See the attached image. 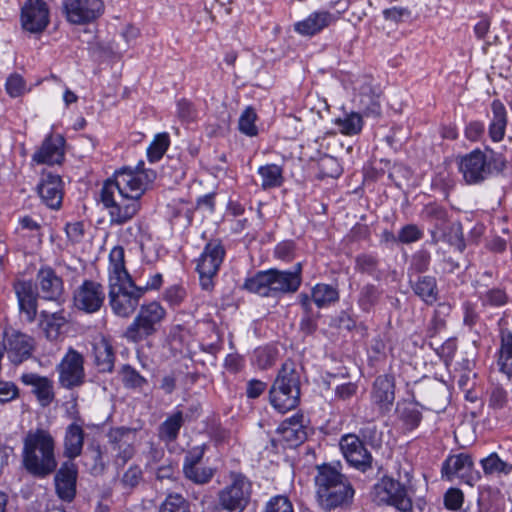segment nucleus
Instances as JSON below:
<instances>
[{
	"label": "nucleus",
	"instance_id": "obj_10",
	"mask_svg": "<svg viewBox=\"0 0 512 512\" xmlns=\"http://www.w3.org/2000/svg\"><path fill=\"white\" fill-rule=\"evenodd\" d=\"M251 494V483L242 474H233L230 485L218 493L215 512H242Z\"/></svg>",
	"mask_w": 512,
	"mask_h": 512
},
{
	"label": "nucleus",
	"instance_id": "obj_44",
	"mask_svg": "<svg viewBox=\"0 0 512 512\" xmlns=\"http://www.w3.org/2000/svg\"><path fill=\"white\" fill-rule=\"evenodd\" d=\"M169 135L167 133L157 134L147 149V155L151 162L158 161L162 158L169 147Z\"/></svg>",
	"mask_w": 512,
	"mask_h": 512
},
{
	"label": "nucleus",
	"instance_id": "obj_15",
	"mask_svg": "<svg viewBox=\"0 0 512 512\" xmlns=\"http://www.w3.org/2000/svg\"><path fill=\"white\" fill-rule=\"evenodd\" d=\"M49 24V10L43 0H27L21 9V25L30 33H41Z\"/></svg>",
	"mask_w": 512,
	"mask_h": 512
},
{
	"label": "nucleus",
	"instance_id": "obj_57",
	"mask_svg": "<svg viewBox=\"0 0 512 512\" xmlns=\"http://www.w3.org/2000/svg\"><path fill=\"white\" fill-rule=\"evenodd\" d=\"M464 496L460 489L450 488L444 495V504L447 509L458 510L463 504Z\"/></svg>",
	"mask_w": 512,
	"mask_h": 512
},
{
	"label": "nucleus",
	"instance_id": "obj_48",
	"mask_svg": "<svg viewBox=\"0 0 512 512\" xmlns=\"http://www.w3.org/2000/svg\"><path fill=\"white\" fill-rule=\"evenodd\" d=\"M122 382L127 388H141L146 384V379L132 366L126 364L121 368Z\"/></svg>",
	"mask_w": 512,
	"mask_h": 512
},
{
	"label": "nucleus",
	"instance_id": "obj_20",
	"mask_svg": "<svg viewBox=\"0 0 512 512\" xmlns=\"http://www.w3.org/2000/svg\"><path fill=\"white\" fill-rule=\"evenodd\" d=\"M371 397L381 413L390 412L395 400L394 376L390 374L378 376L374 381Z\"/></svg>",
	"mask_w": 512,
	"mask_h": 512
},
{
	"label": "nucleus",
	"instance_id": "obj_38",
	"mask_svg": "<svg viewBox=\"0 0 512 512\" xmlns=\"http://www.w3.org/2000/svg\"><path fill=\"white\" fill-rule=\"evenodd\" d=\"M339 294L336 288L328 284H317L312 289V300L318 307H324L336 302Z\"/></svg>",
	"mask_w": 512,
	"mask_h": 512
},
{
	"label": "nucleus",
	"instance_id": "obj_55",
	"mask_svg": "<svg viewBox=\"0 0 512 512\" xmlns=\"http://www.w3.org/2000/svg\"><path fill=\"white\" fill-rule=\"evenodd\" d=\"M508 394L505 389L495 386L491 389L489 396V407L492 409H502L507 405Z\"/></svg>",
	"mask_w": 512,
	"mask_h": 512
},
{
	"label": "nucleus",
	"instance_id": "obj_2",
	"mask_svg": "<svg viewBox=\"0 0 512 512\" xmlns=\"http://www.w3.org/2000/svg\"><path fill=\"white\" fill-rule=\"evenodd\" d=\"M109 304L115 315L128 318L139 305L142 290L125 268L124 249L115 246L109 254Z\"/></svg>",
	"mask_w": 512,
	"mask_h": 512
},
{
	"label": "nucleus",
	"instance_id": "obj_60",
	"mask_svg": "<svg viewBox=\"0 0 512 512\" xmlns=\"http://www.w3.org/2000/svg\"><path fill=\"white\" fill-rule=\"evenodd\" d=\"M19 395L18 387L10 381L0 380V403H7Z\"/></svg>",
	"mask_w": 512,
	"mask_h": 512
},
{
	"label": "nucleus",
	"instance_id": "obj_53",
	"mask_svg": "<svg viewBox=\"0 0 512 512\" xmlns=\"http://www.w3.org/2000/svg\"><path fill=\"white\" fill-rule=\"evenodd\" d=\"M378 261L371 255H360L356 258V267L361 273H367L371 276L379 278L377 273Z\"/></svg>",
	"mask_w": 512,
	"mask_h": 512
},
{
	"label": "nucleus",
	"instance_id": "obj_23",
	"mask_svg": "<svg viewBox=\"0 0 512 512\" xmlns=\"http://www.w3.org/2000/svg\"><path fill=\"white\" fill-rule=\"evenodd\" d=\"M37 191L49 208L58 209L62 203V180L59 175L52 173H43L41 182L37 186Z\"/></svg>",
	"mask_w": 512,
	"mask_h": 512
},
{
	"label": "nucleus",
	"instance_id": "obj_35",
	"mask_svg": "<svg viewBox=\"0 0 512 512\" xmlns=\"http://www.w3.org/2000/svg\"><path fill=\"white\" fill-rule=\"evenodd\" d=\"M501 371L508 377H512V333L508 330L501 331L500 357L498 361Z\"/></svg>",
	"mask_w": 512,
	"mask_h": 512
},
{
	"label": "nucleus",
	"instance_id": "obj_49",
	"mask_svg": "<svg viewBox=\"0 0 512 512\" xmlns=\"http://www.w3.org/2000/svg\"><path fill=\"white\" fill-rule=\"evenodd\" d=\"M304 424H296V427H289V425H281V432L286 441L292 445L302 443L306 439V432Z\"/></svg>",
	"mask_w": 512,
	"mask_h": 512
},
{
	"label": "nucleus",
	"instance_id": "obj_31",
	"mask_svg": "<svg viewBox=\"0 0 512 512\" xmlns=\"http://www.w3.org/2000/svg\"><path fill=\"white\" fill-rule=\"evenodd\" d=\"M396 412L406 430L415 429L422 420V413L414 402L399 403Z\"/></svg>",
	"mask_w": 512,
	"mask_h": 512
},
{
	"label": "nucleus",
	"instance_id": "obj_39",
	"mask_svg": "<svg viewBox=\"0 0 512 512\" xmlns=\"http://www.w3.org/2000/svg\"><path fill=\"white\" fill-rule=\"evenodd\" d=\"M258 173L262 177V187L263 189H268L272 187H279L282 185L283 177H282V169L276 164H268L265 166H261L258 169Z\"/></svg>",
	"mask_w": 512,
	"mask_h": 512
},
{
	"label": "nucleus",
	"instance_id": "obj_18",
	"mask_svg": "<svg viewBox=\"0 0 512 512\" xmlns=\"http://www.w3.org/2000/svg\"><path fill=\"white\" fill-rule=\"evenodd\" d=\"M105 299L103 286L100 283L86 280L74 293L75 306L87 313L98 311Z\"/></svg>",
	"mask_w": 512,
	"mask_h": 512
},
{
	"label": "nucleus",
	"instance_id": "obj_52",
	"mask_svg": "<svg viewBox=\"0 0 512 512\" xmlns=\"http://www.w3.org/2000/svg\"><path fill=\"white\" fill-rule=\"evenodd\" d=\"M203 456L204 449L201 447H196L189 451L184 458L183 473L191 475L193 473V469L200 466Z\"/></svg>",
	"mask_w": 512,
	"mask_h": 512
},
{
	"label": "nucleus",
	"instance_id": "obj_45",
	"mask_svg": "<svg viewBox=\"0 0 512 512\" xmlns=\"http://www.w3.org/2000/svg\"><path fill=\"white\" fill-rule=\"evenodd\" d=\"M158 512H190V505L182 495L169 494Z\"/></svg>",
	"mask_w": 512,
	"mask_h": 512
},
{
	"label": "nucleus",
	"instance_id": "obj_36",
	"mask_svg": "<svg viewBox=\"0 0 512 512\" xmlns=\"http://www.w3.org/2000/svg\"><path fill=\"white\" fill-rule=\"evenodd\" d=\"M480 463L485 475H509L512 472V464L502 460L495 452L483 458Z\"/></svg>",
	"mask_w": 512,
	"mask_h": 512
},
{
	"label": "nucleus",
	"instance_id": "obj_59",
	"mask_svg": "<svg viewBox=\"0 0 512 512\" xmlns=\"http://www.w3.org/2000/svg\"><path fill=\"white\" fill-rule=\"evenodd\" d=\"M422 237V232L414 224L404 226L398 233V240L402 243H412Z\"/></svg>",
	"mask_w": 512,
	"mask_h": 512
},
{
	"label": "nucleus",
	"instance_id": "obj_62",
	"mask_svg": "<svg viewBox=\"0 0 512 512\" xmlns=\"http://www.w3.org/2000/svg\"><path fill=\"white\" fill-rule=\"evenodd\" d=\"M185 296V289L178 285L169 287L164 294L165 300L172 306L180 305L183 302Z\"/></svg>",
	"mask_w": 512,
	"mask_h": 512
},
{
	"label": "nucleus",
	"instance_id": "obj_34",
	"mask_svg": "<svg viewBox=\"0 0 512 512\" xmlns=\"http://www.w3.org/2000/svg\"><path fill=\"white\" fill-rule=\"evenodd\" d=\"M493 119L489 126V134L493 141H500L505 133L507 124L506 110L500 101H493L492 103Z\"/></svg>",
	"mask_w": 512,
	"mask_h": 512
},
{
	"label": "nucleus",
	"instance_id": "obj_9",
	"mask_svg": "<svg viewBox=\"0 0 512 512\" xmlns=\"http://www.w3.org/2000/svg\"><path fill=\"white\" fill-rule=\"evenodd\" d=\"M370 496L377 505L393 506L401 512L412 510V499L406 485L391 477L384 476L375 483Z\"/></svg>",
	"mask_w": 512,
	"mask_h": 512
},
{
	"label": "nucleus",
	"instance_id": "obj_25",
	"mask_svg": "<svg viewBox=\"0 0 512 512\" xmlns=\"http://www.w3.org/2000/svg\"><path fill=\"white\" fill-rule=\"evenodd\" d=\"M85 439V431L82 425L73 422L69 424L63 437V457L74 461L82 454Z\"/></svg>",
	"mask_w": 512,
	"mask_h": 512
},
{
	"label": "nucleus",
	"instance_id": "obj_26",
	"mask_svg": "<svg viewBox=\"0 0 512 512\" xmlns=\"http://www.w3.org/2000/svg\"><path fill=\"white\" fill-rule=\"evenodd\" d=\"M337 16L327 11L311 13L306 19L296 22L294 30L303 36H313L337 20Z\"/></svg>",
	"mask_w": 512,
	"mask_h": 512
},
{
	"label": "nucleus",
	"instance_id": "obj_40",
	"mask_svg": "<svg viewBox=\"0 0 512 512\" xmlns=\"http://www.w3.org/2000/svg\"><path fill=\"white\" fill-rule=\"evenodd\" d=\"M317 178L322 180L325 178H338L342 173V168L335 157L324 155L318 162Z\"/></svg>",
	"mask_w": 512,
	"mask_h": 512
},
{
	"label": "nucleus",
	"instance_id": "obj_7",
	"mask_svg": "<svg viewBox=\"0 0 512 512\" xmlns=\"http://www.w3.org/2000/svg\"><path fill=\"white\" fill-rule=\"evenodd\" d=\"M505 166L504 156L493 150L476 149L463 156L459 162V170L467 184L481 183L494 172H502Z\"/></svg>",
	"mask_w": 512,
	"mask_h": 512
},
{
	"label": "nucleus",
	"instance_id": "obj_24",
	"mask_svg": "<svg viewBox=\"0 0 512 512\" xmlns=\"http://www.w3.org/2000/svg\"><path fill=\"white\" fill-rule=\"evenodd\" d=\"M64 144L63 136H48L33 155V160L39 164H60L64 159Z\"/></svg>",
	"mask_w": 512,
	"mask_h": 512
},
{
	"label": "nucleus",
	"instance_id": "obj_3",
	"mask_svg": "<svg viewBox=\"0 0 512 512\" xmlns=\"http://www.w3.org/2000/svg\"><path fill=\"white\" fill-rule=\"evenodd\" d=\"M55 440L44 429L29 431L23 440L22 466L34 478L44 479L56 471Z\"/></svg>",
	"mask_w": 512,
	"mask_h": 512
},
{
	"label": "nucleus",
	"instance_id": "obj_8",
	"mask_svg": "<svg viewBox=\"0 0 512 512\" xmlns=\"http://www.w3.org/2000/svg\"><path fill=\"white\" fill-rule=\"evenodd\" d=\"M166 315L165 309L156 301L144 304L133 322L126 328L124 337L139 342L155 334Z\"/></svg>",
	"mask_w": 512,
	"mask_h": 512
},
{
	"label": "nucleus",
	"instance_id": "obj_30",
	"mask_svg": "<svg viewBox=\"0 0 512 512\" xmlns=\"http://www.w3.org/2000/svg\"><path fill=\"white\" fill-rule=\"evenodd\" d=\"M413 292L420 297L427 305H432L438 300V288L435 277L418 276L415 281H411Z\"/></svg>",
	"mask_w": 512,
	"mask_h": 512
},
{
	"label": "nucleus",
	"instance_id": "obj_27",
	"mask_svg": "<svg viewBox=\"0 0 512 512\" xmlns=\"http://www.w3.org/2000/svg\"><path fill=\"white\" fill-rule=\"evenodd\" d=\"M37 281L43 299L59 301L64 290L63 281L52 268L40 269L37 274Z\"/></svg>",
	"mask_w": 512,
	"mask_h": 512
},
{
	"label": "nucleus",
	"instance_id": "obj_33",
	"mask_svg": "<svg viewBox=\"0 0 512 512\" xmlns=\"http://www.w3.org/2000/svg\"><path fill=\"white\" fill-rule=\"evenodd\" d=\"M184 424L183 413L177 411L169 416L158 429L159 438L167 443L174 442Z\"/></svg>",
	"mask_w": 512,
	"mask_h": 512
},
{
	"label": "nucleus",
	"instance_id": "obj_28",
	"mask_svg": "<svg viewBox=\"0 0 512 512\" xmlns=\"http://www.w3.org/2000/svg\"><path fill=\"white\" fill-rule=\"evenodd\" d=\"M21 380L24 384L33 387L32 392L36 395L41 406L46 407L53 402L55 393L51 379L35 373H28L23 374Z\"/></svg>",
	"mask_w": 512,
	"mask_h": 512
},
{
	"label": "nucleus",
	"instance_id": "obj_4",
	"mask_svg": "<svg viewBox=\"0 0 512 512\" xmlns=\"http://www.w3.org/2000/svg\"><path fill=\"white\" fill-rule=\"evenodd\" d=\"M317 498L322 509L330 511L349 506L354 497V489L348 479L330 465L318 467L315 477Z\"/></svg>",
	"mask_w": 512,
	"mask_h": 512
},
{
	"label": "nucleus",
	"instance_id": "obj_54",
	"mask_svg": "<svg viewBox=\"0 0 512 512\" xmlns=\"http://www.w3.org/2000/svg\"><path fill=\"white\" fill-rule=\"evenodd\" d=\"M133 434L132 429L126 427H118L111 429L109 432V440L113 445V449L117 450L120 445H123L124 441H130V437Z\"/></svg>",
	"mask_w": 512,
	"mask_h": 512
},
{
	"label": "nucleus",
	"instance_id": "obj_6",
	"mask_svg": "<svg viewBox=\"0 0 512 512\" xmlns=\"http://www.w3.org/2000/svg\"><path fill=\"white\" fill-rule=\"evenodd\" d=\"M270 403L281 413L297 407L300 401V377L293 361H286L269 391Z\"/></svg>",
	"mask_w": 512,
	"mask_h": 512
},
{
	"label": "nucleus",
	"instance_id": "obj_47",
	"mask_svg": "<svg viewBox=\"0 0 512 512\" xmlns=\"http://www.w3.org/2000/svg\"><path fill=\"white\" fill-rule=\"evenodd\" d=\"M445 241L454 246L458 251H464L466 244L463 237V228L461 223L450 224L448 231L443 234Z\"/></svg>",
	"mask_w": 512,
	"mask_h": 512
},
{
	"label": "nucleus",
	"instance_id": "obj_43",
	"mask_svg": "<svg viewBox=\"0 0 512 512\" xmlns=\"http://www.w3.org/2000/svg\"><path fill=\"white\" fill-rule=\"evenodd\" d=\"M336 124L343 134L354 135L361 131L363 121L359 113L352 112L344 118H338Z\"/></svg>",
	"mask_w": 512,
	"mask_h": 512
},
{
	"label": "nucleus",
	"instance_id": "obj_41",
	"mask_svg": "<svg viewBox=\"0 0 512 512\" xmlns=\"http://www.w3.org/2000/svg\"><path fill=\"white\" fill-rule=\"evenodd\" d=\"M87 453L91 460L89 464L90 474L93 476H100L106 469V462L104 461L103 451L99 444H90L87 447Z\"/></svg>",
	"mask_w": 512,
	"mask_h": 512
},
{
	"label": "nucleus",
	"instance_id": "obj_46",
	"mask_svg": "<svg viewBox=\"0 0 512 512\" xmlns=\"http://www.w3.org/2000/svg\"><path fill=\"white\" fill-rule=\"evenodd\" d=\"M256 119L257 114L255 110L251 106L247 107L239 118V130L247 136H256L258 134V129L255 125Z\"/></svg>",
	"mask_w": 512,
	"mask_h": 512
},
{
	"label": "nucleus",
	"instance_id": "obj_1",
	"mask_svg": "<svg viewBox=\"0 0 512 512\" xmlns=\"http://www.w3.org/2000/svg\"><path fill=\"white\" fill-rule=\"evenodd\" d=\"M143 161L135 169L124 167L108 179L100 192V200L110 209L111 223L124 224L132 219L141 207L140 198L144 194L147 181L143 175ZM147 179V176H145Z\"/></svg>",
	"mask_w": 512,
	"mask_h": 512
},
{
	"label": "nucleus",
	"instance_id": "obj_5",
	"mask_svg": "<svg viewBox=\"0 0 512 512\" xmlns=\"http://www.w3.org/2000/svg\"><path fill=\"white\" fill-rule=\"evenodd\" d=\"M301 281L302 278L297 273L269 269L259 271L253 277L247 278L243 288L260 296L270 297L279 294L295 293L299 289Z\"/></svg>",
	"mask_w": 512,
	"mask_h": 512
},
{
	"label": "nucleus",
	"instance_id": "obj_56",
	"mask_svg": "<svg viewBox=\"0 0 512 512\" xmlns=\"http://www.w3.org/2000/svg\"><path fill=\"white\" fill-rule=\"evenodd\" d=\"M266 512H294V510L287 497L275 496L267 503Z\"/></svg>",
	"mask_w": 512,
	"mask_h": 512
},
{
	"label": "nucleus",
	"instance_id": "obj_14",
	"mask_svg": "<svg viewBox=\"0 0 512 512\" xmlns=\"http://www.w3.org/2000/svg\"><path fill=\"white\" fill-rule=\"evenodd\" d=\"M63 10L67 20L76 25L97 19L104 11L102 0H65Z\"/></svg>",
	"mask_w": 512,
	"mask_h": 512
},
{
	"label": "nucleus",
	"instance_id": "obj_16",
	"mask_svg": "<svg viewBox=\"0 0 512 512\" xmlns=\"http://www.w3.org/2000/svg\"><path fill=\"white\" fill-rule=\"evenodd\" d=\"M340 447L350 465L363 472L371 468L373 458L358 436L344 435L340 440Z\"/></svg>",
	"mask_w": 512,
	"mask_h": 512
},
{
	"label": "nucleus",
	"instance_id": "obj_22",
	"mask_svg": "<svg viewBox=\"0 0 512 512\" xmlns=\"http://www.w3.org/2000/svg\"><path fill=\"white\" fill-rule=\"evenodd\" d=\"M417 394L423 402L422 406L440 411L445 406L446 390L442 383L436 380H424L417 386Z\"/></svg>",
	"mask_w": 512,
	"mask_h": 512
},
{
	"label": "nucleus",
	"instance_id": "obj_17",
	"mask_svg": "<svg viewBox=\"0 0 512 512\" xmlns=\"http://www.w3.org/2000/svg\"><path fill=\"white\" fill-rule=\"evenodd\" d=\"M4 349L7 351L8 358L15 364H21L29 359L35 348V342L32 337L20 331L12 330L5 333Z\"/></svg>",
	"mask_w": 512,
	"mask_h": 512
},
{
	"label": "nucleus",
	"instance_id": "obj_64",
	"mask_svg": "<svg viewBox=\"0 0 512 512\" xmlns=\"http://www.w3.org/2000/svg\"><path fill=\"white\" fill-rule=\"evenodd\" d=\"M267 384L257 379H251L247 383L246 395L250 399L258 398L266 389Z\"/></svg>",
	"mask_w": 512,
	"mask_h": 512
},
{
	"label": "nucleus",
	"instance_id": "obj_58",
	"mask_svg": "<svg viewBox=\"0 0 512 512\" xmlns=\"http://www.w3.org/2000/svg\"><path fill=\"white\" fill-rule=\"evenodd\" d=\"M184 475L187 479L191 480L196 484H206L212 479L214 475V470L210 467L198 466L193 469V473L191 475Z\"/></svg>",
	"mask_w": 512,
	"mask_h": 512
},
{
	"label": "nucleus",
	"instance_id": "obj_13",
	"mask_svg": "<svg viewBox=\"0 0 512 512\" xmlns=\"http://www.w3.org/2000/svg\"><path fill=\"white\" fill-rule=\"evenodd\" d=\"M53 474L57 497L63 502L71 503L77 494L78 465L74 461L65 460Z\"/></svg>",
	"mask_w": 512,
	"mask_h": 512
},
{
	"label": "nucleus",
	"instance_id": "obj_19",
	"mask_svg": "<svg viewBox=\"0 0 512 512\" xmlns=\"http://www.w3.org/2000/svg\"><path fill=\"white\" fill-rule=\"evenodd\" d=\"M442 473L448 478L458 475L466 478V483L473 486L481 478L478 471H474V463L469 454L460 453L448 457L442 465Z\"/></svg>",
	"mask_w": 512,
	"mask_h": 512
},
{
	"label": "nucleus",
	"instance_id": "obj_21",
	"mask_svg": "<svg viewBox=\"0 0 512 512\" xmlns=\"http://www.w3.org/2000/svg\"><path fill=\"white\" fill-rule=\"evenodd\" d=\"M14 290L18 299L20 313L25 320L32 323L37 315L38 292L29 281H19L14 284Z\"/></svg>",
	"mask_w": 512,
	"mask_h": 512
},
{
	"label": "nucleus",
	"instance_id": "obj_32",
	"mask_svg": "<svg viewBox=\"0 0 512 512\" xmlns=\"http://www.w3.org/2000/svg\"><path fill=\"white\" fill-rule=\"evenodd\" d=\"M95 364L100 372H111L114 367L115 355L113 347L106 340L94 345Z\"/></svg>",
	"mask_w": 512,
	"mask_h": 512
},
{
	"label": "nucleus",
	"instance_id": "obj_12",
	"mask_svg": "<svg viewBox=\"0 0 512 512\" xmlns=\"http://www.w3.org/2000/svg\"><path fill=\"white\" fill-rule=\"evenodd\" d=\"M59 384L66 389L80 387L85 381L84 357L73 348H69L59 365Z\"/></svg>",
	"mask_w": 512,
	"mask_h": 512
},
{
	"label": "nucleus",
	"instance_id": "obj_51",
	"mask_svg": "<svg viewBox=\"0 0 512 512\" xmlns=\"http://www.w3.org/2000/svg\"><path fill=\"white\" fill-rule=\"evenodd\" d=\"M441 309L449 310V306L445 304H440L439 309L435 311L434 316L432 320L430 321L428 327H427V336L429 338H434L436 335H438L441 331H443L446 327V321L444 318L440 317Z\"/></svg>",
	"mask_w": 512,
	"mask_h": 512
},
{
	"label": "nucleus",
	"instance_id": "obj_37",
	"mask_svg": "<svg viewBox=\"0 0 512 512\" xmlns=\"http://www.w3.org/2000/svg\"><path fill=\"white\" fill-rule=\"evenodd\" d=\"M381 295L382 290L379 287L366 284L359 292L357 303L363 311L370 312L379 302Z\"/></svg>",
	"mask_w": 512,
	"mask_h": 512
},
{
	"label": "nucleus",
	"instance_id": "obj_42",
	"mask_svg": "<svg viewBox=\"0 0 512 512\" xmlns=\"http://www.w3.org/2000/svg\"><path fill=\"white\" fill-rule=\"evenodd\" d=\"M139 35V30L132 25H128L125 29L120 33V38L124 40V43L115 42V46L110 45L108 47L109 54L114 56H121L125 53L129 47L130 42L136 39Z\"/></svg>",
	"mask_w": 512,
	"mask_h": 512
},
{
	"label": "nucleus",
	"instance_id": "obj_11",
	"mask_svg": "<svg viewBox=\"0 0 512 512\" xmlns=\"http://www.w3.org/2000/svg\"><path fill=\"white\" fill-rule=\"evenodd\" d=\"M224 255L225 249L220 242L210 241L206 244L196 268L202 289L209 291L214 287L213 278L223 262Z\"/></svg>",
	"mask_w": 512,
	"mask_h": 512
},
{
	"label": "nucleus",
	"instance_id": "obj_50",
	"mask_svg": "<svg viewBox=\"0 0 512 512\" xmlns=\"http://www.w3.org/2000/svg\"><path fill=\"white\" fill-rule=\"evenodd\" d=\"M142 480V469L137 465H133L130 466L128 470L123 474L121 478V484L125 489L132 490L137 487Z\"/></svg>",
	"mask_w": 512,
	"mask_h": 512
},
{
	"label": "nucleus",
	"instance_id": "obj_29",
	"mask_svg": "<svg viewBox=\"0 0 512 512\" xmlns=\"http://www.w3.org/2000/svg\"><path fill=\"white\" fill-rule=\"evenodd\" d=\"M39 317V326L46 338L51 341L56 340L59 337L62 328L68 322L63 310L53 313L41 311Z\"/></svg>",
	"mask_w": 512,
	"mask_h": 512
},
{
	"label": "nucleus",
	"instance_id": "obj_61",
	"mask_svg": "<svg viewBox=\"0 0 512 512\" xmlns=\"http://www.w3.org/2000/svg\"><path fill=\"white\" fill-rule=\"evenodd\" d=\"M25 89V82L18 74L11 75L6 81V90L11 97L20 96Z\"/></svg>",
	"mask_w": 512,
	"mask_h": 512
},
{
	"label": "nucleus",
	"instance_id": "obj_63",
	"mask_svg": "<svg viewBox=\"0 0 512 512\" xmlns=\"http://www.w3.org/2000/svg\"><path fill=\"white\" fill-rule=\"evenodd\" d=\"M429 264H430V254L425 251V250H421V251H418L416 254H414L413 258H412V267L417 271V272H424L428 269L429 267Z\"/></svg>",
	"mask_w": 512,
	"mask_h": 512
}]
</instances>
